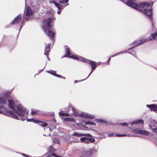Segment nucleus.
Here are the masks:
<instances>
[{
    "instance_id": "1",
    "label": "nucleus",
    "mask_w": 157,
    "mask_h": 157,
    "mask_svg": "<svg viewBox=\"0 0 157 157\" xmlns=\"http://www.w3.org/2000/svg\"><path fill=\"white\" fill-rule=\"evenodd\" d=\"M153 3L151 5L147 2L141 3L139 5L134 3L131 0H128V6H129L136 10L140 11H142L143 13H146L149 17L151 20L153 26L154 24L153 23V17L151 15L152 10H148L147 9H144V10L142 9L144 8L148 7L150 6L152 7Z\"/></svg>"
},
{
    "instance_id": "2",
    "label": "nucleus",
    "mask_w": 157,
    "mask_h": 157,
    "mask_svg": "<svg viewBox=\"0 0 157 157\" xmlns=\"http://www.w3.org/2000/svg\"><path fill=\"white\" fill-rule=\"evenodd\" d=\"M9 101V107L12 109V112L11 113H12V116L15 119H19L18 118L17 115L20 117H23L25 116V113L27 114V113L26 112V110L24 107H22L21 105H19L17 106V111L15 109L14 107V102L12 100H8Z\"/></svg>"
},
{
    "instance_id": "3",
    "label": "nucleus",
    "mask_w": 157,
    "mask_h": 157,
    "mask_svg": "<svg viewBox=\"0 0 157 157\" xmlns=\"http://www.w3.org/2000/svg\"><path fill=\"white\" fill-rule=\"evenodd\" d=\"M51 20L50 18L46 19L44 21V25H43V29L47 35L49 36L51 39L52 40L54 38L55 33L49 30V29L51 27L50 25L51 22Z\"/></svg>"
},
{
    "instance_id": "4",
    "label": "nucleus",
    "mask_w": 157,
    "mask_h": 157,
    "mask_svg": "<svg viewBox=\"0 0 157 157\" xmlns=\"http://www.w3.org/2000/svg\"><path fill=\"white\" fill-rule=\"evenodd\" d=\"M151 40V38H147V39H142L140 40H136L134 41L133 43L131 45H134V46H133L131 48H130L128 49V51L129 50V51H128V53H129L131 55H133V52H132V53L130 52V51L131 50V49L132 48H134L135 47H136L137 46H139L141 44L145 43V42H146L149 40Z\"/></svg>"
},
{
    "instance_id": "5",
    "label": "nucleus",
    "mask_w": 157,
    "mask_h": 157,
    "mask_svg": "<svg viewBox=\"0 0 157 157\" xmlns=\"http://www.w3.org/2000/svg\"><path fill=\"white\" fill-rule=\"evenodd\" d=\"M85 136H86L88 137H82L81 138L80 140L82 142H84L86 143H89L90 142L93 143L95 141L94 138H92L90 134H86Z\"/></svg>"
},
{
    "instance_id": "6",
    "label": "nucleus",
    "mask_w": 157,
    "mask_h": 157,
    "mask_svg": "<svg viewBox=\"0 0 157 157\" xmlns=\"http://www.w3.org/2000/svg\"><path fill=\"white\" fill-rule=\"evenodd\" d=\"M133 132L135 133H138L144 135H148L149 132L145 130H141L138 128H136L133 130Z\"/></svg>"
},
{
    "instance_id": "7",
    "label": "nucleus",
    "mask_w": 157,
    "mask_h": 157,
    "mask_svg": "<svg viewBox=\"0 0 157 157\" xmlns=\"http://www.w3.org/2000/svg\"><path fill=\"white\" fill-rule=\"evenodd\" d=\"M21 21V17L20 14H19L12 21L11 23V24L13 25L16 24H18Z\"/></svg>"
},
{
    "instance_id": "8",
    "label": "nucleus",
    "mask_w": 157,
    "mask_h": 157,
    "mask_svg": "<svg viewBox=\"0 0 157 157\" xmlns=\"http://www.w3.org/2000/svg\"><path fill=\"white\" fill-rule=\"evenodd\" d=\"M150 126L151 128L155 129V131L157 133V128H155V129L152 128V127H157V121L153 120L150 124Z\"/></svg>"
},
{
    "instance_id": "9",
    "label": "nucleus",
    "mask_w": 157,
    "mask_h": 157,
    "mask_svg": "<svg viewBox=\"0 0 157 157\" xmlns=\"http://www.w3.org/2000/svg\"><path fill=\"white\" fill-rule=\"evenodd\" d=\"M147 106L150 108L151 111L155 112L157 111V105H147Z\"/></svg>"
},
{
    "instance_id": "10",
    "label": "nucleus",
    "mask_w": 157,
    "mask_h": 157,
    "mask_svg": "<svg viewBox=\"0 0 157 157\" xmlns=\"http://www.w3.org/2000/svg\"><path fill=\"white\" fill-rule=\"evenodd\" d=\"M144 123V121L141 119H138L136 120L131 123V124H143Z\"/></svg>"
},
{
    "instance_id": "11",
    "label": "nucleus",
    "mask_w": 157,
    "mask_h": 157,
    "mask_svg": "<svg viewBox=\"0 0 157 157\" xmlns=\"http://www.w3.org/2000/svg\"><path fill=\"white\" fill-rule=\"evenodd\" d=\"M80 116L84 118H89L90 119H94V117L93 116L88 115L87 114L82 113L80 114Z\"/></svg>"
},
{
    "instance_id": "12",
    "label": "nucleus",
    "mask_w": 157,
    "mask_h": 157,
    "mask_svg": "<svg viewBox=\"0 0 157 157\" xmlns=\"http://www.w3.org/2000/svg\"><path fill=\"white\" fill-rule=\"evenodd\" d=\"M50 45L49 44H48L47 46H45V52L44 55H49V53L50 52Z\"/></svg>"
},
{
    "instance_id": "13",
    "label": "nucleus",
    "mask_w": 157,
    "mask_h": 157,
    "mask_svg": "<svg viewBox=\"0 0 157 157\" xmlns=\"http://www.w3.org/2000/svg\"><path fill=\"white\" fill-rule=\"evenodd\" d=\"M89 63H90L92 67V71L89 74L88 76L91 74L93 71L94 70L96 67V64L95 62L92 61H89Z\"/></svg>"
},
{
    "instance_id": "14",
    "label": "nucleus",
    "mask_w": 157,
    "mask_h": 157,
    "mask_svg": "<svg viewBox=\"0 0 157 157\" xmlns=\"http://www.w3.org/2000/svg\"><path fill=\"white\" fill-rule=\"evenodd\" d=\"M32 120L33 121H34V122L35 123H38V122L41 123L42 124H40V125H41V126L43 127H46L48 125L46 123H44V122H41V121H38V120H33V119H32Z\"/></svg>"
},
{
    "instance_id": "15",
    "label": "nucleus",
    "mask_w": 157,
    "mask_h": 157,
    "mask_svg": "<svg viewBox=\"0 0 157 157\" xmlns=\"http://www.w3.org/2000/svg\"><path fill=\"white\" fill-rule=\"evenodd\" d=\"M32 14V12L30 7H28L27 8V10L26 13V15L27 16H29Z\"/></svg>"
},
{
    "instance_id": "16",
    "label": "nucleus",
    "mask_w": 157,
    "mask_h": 157,
    "mask_svg": "<svg viewBox=\"0 0 157 157\" xmlns=\"http://www.w3.org/2000/svg\"><path fill=\"white\" fill-rule=\"evenodd\" d=\"M67 47H68L67 46H66V52H67V54L64 56L65 57H70V49Z\"/></svg>"
},
{
    "instance_id": "17",
    "label": "nucleus",
    "mask_w": 157,
    "mask_h": 157,
    "mask_svg": "<svg viewBox=\"0 0 157 157\" xmlns=\"http://www.w3.org/2000/svg\"><path fill=\"white\" fill-rule=\"evenodd\" d=\"M73 135L78 137H80L82 136H85L86 135V134H79L77 132H75L74 133Z\"/></svg>"
},
{
    "instance_id": "18",
    "label": "nucleus",
    "mask_w": 157,
    "mask_h": 157,
    "mask_svg": "<svg viewBox=\"0 0 157 157\" xmlns=\"http://www.w3.org/2000/svg\"><path fill=\"white\" fill-rule=\"evenodd\" d=\"M51 3H54L55 4V5L58 8V9L60 10V9L61 8V6L58 3H56L55 1H52L51 2Z\"/></svg>"
},
{
    "instance_id": "19",
    "label": "nucleus",
    "mask_w": 157,
    "mask_h": 157,
    "mask_svg": "<svg viewBox=\"0 0 157 157\" xmlns=\"http://www.w3.org/2000/svg\"><path fill=\"white\" fill-rule=\"evenodd\" d=\"M6 101V100L4 98L0 97V104H4Z\"/></svg>"
},
{
    "instance_id": "20",
    "label": "nucleus",
    "mask_w": 157,
    "mask_h": 157,
    "mask_svg": "<svg viewBox=\"0 0 157 157\" xmlns=\"http://www.w3.org/2000/svg\"><path fill=\"white\" fill-rule=\"evenodd\" d=\"M151 36L153 38H154L155 39H157V32L152 34Z\"/></svg>"
},
{
    "instance_id": "21",
    "label": "nucleus",
    "mask_w": 157,
    "mask_h": 157,
    "mask_svg": "<svg viewBox=\"0 0 157 157\" xmlns=\"http://www.w3.org/2000/svg\"><path fill=\"white\" fill-rule=\"evenodd\" d=\"M49 150L51 152H54L55 151V149L52 146H50L49 148Z\"/></svg>"
},
{
    "instance_id": "22",
    "label": "nucleus",
    "mask_w": 157,
    "mask_h": 157,
    "mask_svg": "<svg viewBox=\"0 0 157 157\" xmlns=\"http://www.w3.org/2000/svg\"><path fill=\"white\" fill-rule=\"evenodd\" d=\"M68 0H60L59 2L60 3L63 4L65 2L67 3L68 2Z\"/></svg>"
},
{
    "instance_id": "23",
    "label": "nucleus",
    "mask_w": 157,
    "mask_h": 157,
    "mask_svg": "<svg viewBox=\"0 0 157 157\" xmlns=\"http://www.w3.org/2000/svg\"><path fill=\"white\" fill-rule=\"evenodd\" d=\"M53 141L54 144H59V142L58 140L56 138H54L53 139Z\"/></svg>"
},
{
    "instance_id": "24",
    "label": "nucleus",
    "mask_w": 157,
    "mask_h": 157,
    "mask_svg": "<svg viewBox=\"0 0 157 157\" xmlns=\"http://www.w3.org/2000/svg\"><path fill=\"white\" fill-rule=\"evenodd\" d=\"M85 125H87V124H90L91 125H95V124L94 123H91L90 122L88 121H86L85 122Z\"/></svg>"
},
{
    "instance_id": "25",
    "label": "nucleus",
    "mask_w": 157,
    "mask_h": 157,
    "mask_svg": "<svg viewBox=\"0 0 157 157\" xmlns=\"http://www.w3.org/2000/svg\"><path fill=\"white\" fill-rule=\"evenodd\" d=\"M59 115H60L62 116H69V115L67 113H61V112H60Z\"/></svg>"
},
{
    "instance_id": "26",
    "label": "nucleus",
    "mask_w": 157,
    "mask_h": 157,
    "mask_svg": "<svg viewBox=\"0 0 157 157\" xmlns=\"http://www.w3.org/2000/svg\"><path fill=\"white\" fill-rule=\"evenodd\" d=\"M65 121H73V118H66L64 119Z\"/></svg>"
},
{
    "instance_id": "27",
    "label": "nucleus",
    "mask_w": 157,
    "mask_h": 157,
    "mask_svg": "<svg viewBox=\"0 0 157 157\" xmlns=\"http://www.w3.org/2000/svg\"><path fill=\"white\" fill-rule=\"evenodd\" d=\"M38 111L36 110L33 111L32 110L31 113V114L32 115H34V114H35L37 113H38Z\"/></svg>"
},
{
    "instance_id": "28",
    "label": "nucleus",
    "mask_w": 157,
    "mask_h": 157,
    "mask_svg": "<svg viewBox=\"0 0 157 157\" xmlns=\"http://www.w3.org/2000/svg\"><path fill=\"white\" fill-rule=\"evenodd\" d=\"M119 124L121 125H122V126H127V125H128V124L126 123H124L120 124Z\"/></svg>"
},
{
    "instance_id": "29",
    "label": "nucleus",
    "mask_w": 157,
    "mask_h": 157,
    "mask_svg": "<svg viewBox=\"0 0 157 157\" xmlns=\"http://www.w3.org/2000/svg\"><path fill=\"white\" fill-rule=\"evenodd\" d=\"M55 76L59 78H64V77L62 76L61 75L57 74L56 73H55Z\"/></svg>"
},
{
    "instance_id": "30",
    "label": "nucleus",
    "mask_w": 157,
    "mask_h": 157,
    "mask_svg": "<svg viewBox=\"0 0 157 157\" xmlns=\"http://www.w3.org/2000/svg\"><path fill=\"white\" fill-rule=\"evenodd\" d=\"M51 155L56 157H61V156H57V155L55 153L52 154H51Z\"/></svg>"
},
{
    "instance_id": "31",
    "label": "nucleus",
    "mask_w": 157,
    "mask_h": 157,
    "mask_svg": "<svg viewBox=\"0 0 157 157\" xmlns=\"http://www.w3.org/2000/svg\"><path fill=\"white\" fill-rule=\"evenodd\" d=\"M115 136H116L121 137V134H117L115 135Z\"/></svg>"
},
{
    "instance_id": "32",
    "label": "nucleus",
    "mask_w": 157,
    "mask_h": 157,
    "mask_svg": "<svg viewBox=\"0 0 157 157\" xmlns=\"http://www.w3.org/2000/svg\"><path fill=\"white\" fill-rule=\"evenodd\" d=\"M29 18L27 17H25L24 18V20L25 21H27Z\"/></svg>"
},
{
    "instance_id": "33",
    "label": "nucleus",
    "mask_w": 157,
    "mask_h": 157,
    "mask_svg": "<svg viewBox=\"0 0 157 157\" xmlns=\"http://www.w3.org/2000/svg\"><path fill=\"white\" fill-rule=\"evenodd\" d=\"M75 57V56H74L72 55V56H70V57H69L70 58H71L74 59Z\"/></svg>"
},
{
    "instance_id": "34",
    "label": "nucleus",
    "mask_w": 157,
    "mask_h": 157,
    "mask_svg": "<svg viewBox=\"0 0 157 157\" xmlns=\"http://www.w3.org/2000/svg\"><path fill=\"white\" fill-rule=\"evenodd\" d=\"M81 60L83 62H86L87 61V60L85 59H83L82 60Z\"/></svg>"
},
{
    "instance_id": "35",
    "label": "nucleus",
    "mask_w": 157,
    "mask_h": 157,
    "mask_svg": "<svg viewBox=\"0 0 157 157\" xmlns=\"http://www.w3.org/2000/svg\"><path fill=\"white\" fill-rule=\"evenodd\" d=\"M127 135L126 134H121V136H126Z\"/></svg>"
},
{
    "instance_id": "36",
    "label": "nucleus",
    "mask_w": 157,
    "mask_h": 157,
    "mask_svg": "<svg viewBox=\"0 0 157 157\" xmlns=\"http://www.w3.org/2000/svg\"><path fill=\"white\" fill-rule=\"evenodd\" d=\"M74 59L78 60L79 59L77 57L75 56L74 57Z\"/></svg>"
},
{
    "instance_id": "37",
    "label": "nucleus",
    "mask_w": 157,
    "mask_h": 157,
    "mask_svg": "<svg viewBox=\"0 0 157 157\" xmlns=\"http://www.w3.org/2000/svg\"><path fill=\"white\" fill-rule=\"evenodd\" d=\"M72 111L74 112L75 111V109L74 107H72L71 108Z\"/></svg>"
},
{
    "instance_id": "38",
    "label": "nucleus",
    "mask_w": 157,
    "mask_h": 157,
    "mask_svg": "<svg viewBox=\"0 0 157 157\" xmlns=\"http://www.w3.org/2000/svg\"><path fill=\"white\" fill-rule=\"evenodd\" d=\"M47 56V58L49 60H50V59L48 56V55H46Z\"/></svg>"
},
{
    "instance_id": "39",
    "label": "nucleus",
    "mask_w": 157,
    "mask_h": 157,
    "mask_svg": "<svg viewBox=\"0 0 157 157\" xmlns=\"http://www.w3.org/2000/svg\"><path fill=\"white\" fill-rule=\"evenodd\" d=\"M55 73H55V72H53L52 73V75H55Z\"/></svg>"
},
{
    "instance_id": "40",
    "label": "nucleus",
    "mask_w": 157,
    "mask_h": 157,
    "mask_svg": "<svg viewBox=\"0 0 157 157\" xmlns=\"http://www.w3.org/2000/svg\"><path fill=\"white\" fill-rule=\"evenodd\" d=\"M114 135V134H110L109 135V136H112L113 135Z\"/></svg>"
},
{
    "instance_id": "41",
    "label": "nucleus",
    "mask_w": 157,
    "mask_h": 157,
    "mask_svg": "<svg viewBox=\"0 0 157 157\" xmlns=\"http://www.w3.org/2000/svg\"><path fill=\"white\" fill-rule=\"evenodd\" d=\"M57 13H58V14H59V13H60V12H59V11H58V12H57Z\"/></svg>"
},
{
    "instance_id": "42",
    "label": "nucleus",
    "mask_w": 157,
    "mask_h": 157,
    "mask_svg": "<svg viewBox=\"0 0 157 157\" xmlns=\"http://www.w3.org/2000/svg\"><path fill=\"white\" fill-rule=\"evenodd\" d=\"M110 59H111V58H109V59L108 61H109L110 60Z\"/></svg>"
},
{
    "instance_id": "43",
    "label": "nucleus",
    "mask_w": 157,
    "mask_h": 157,
    "mask_svg": "<svg viewBox=\"0 0 157 157\" xmlns=\"http://www.w3.org/2000/svg\"><path fill=\"white\" fill-rule=\"evenodd\" d=\"M77 82V81L76 80H75V83H76Z\"/></svg>"
},
{
    "instance_id": "44",
    "label": "nucleus",
    "mask_w": 157,
    "mask_h": 157,
    "mask_svg": "<svg viewBox=\"0 0 157 157\" xmlns=\"http://www.w3.org/2000/svg\"><path fill=\"white\" fill-rule=\"evenodd\" d=\"M30 119H28V121H31L29 120Z\"/></svg>"
},
{
    "instance_id": "45",
    "label": "nucleus",
    "mask_w": 157,
    "mask_h": 157,
    "mask_svg": "<svg viewBox=\"0 0 157 157\" xmlns=\"http://www.w3.org/2000/svg\"><path fill=\"white\" fill-rule=\"evenodd\" d=\"M47 157H51L50 156H48Z\"/></svg>"
},
{
    "instance_id": "46",
    "label": "nucleus",
    "mask_w": 157,
    "mask_h": 157,
    "mask_svg": "<svg viewBox=\"0 0 157 157\" xmlns=\"http://www.w3.org/2000/svg\"><path fill=\"white\" fill-rule=\"evenodd\" d=\"M121 53V52H120V53H118V54H120Z\"/></svg>"
},
{
    "instance_id": "47",
    "label": "nucleus",
    "mask_w": 157,
    "mask_h": 157,
    "mask_svg": "<svg viewBox=\"0 0 157 157\" xmlns=\"http://www.w3.org/2000/svg\"><path fill=\"white\" fill-rule=\"evenodd\" d=\"M129 136H131V135H129Z\"/></svg>"
}]
</instances>
